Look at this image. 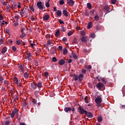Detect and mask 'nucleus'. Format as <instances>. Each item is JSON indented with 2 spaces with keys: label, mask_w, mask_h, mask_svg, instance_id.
Wrapping results in <instances>:
<instances>
[{
  "label": "nucleus",
  "mask_w": 125,
  "mask_h": 125,
  "mask_svg": "<svg viewBox=\"0 0 125 125\" xmlns=\"http://www.w3.org/2000/svg\"><path fill=\"white\" fill-rule=\"evenodd\" d=\"M97 88L99 89V90H105V85L101 82H99L97 84Z\"/></svg>",
  "instance_id": "1"
},
{
  "label": "nucleus",
  "mask_w": 125,
  "mask_h": 125,
  "mask_svg": "<svg viewBox=\"0 0 125 125\" xmlns=\"http://www.w3.org/2000/svg\"><path fill=\"white\" fill-rule=\"evenodd\" d=\"M78 110H79V111H80V114L81 115H83V114H85L86 112L87 111L86 110H85L83 108V106H80L78 107Z\"/></svg>",
  "instance_id": "2"
},
{
  "label": "nucleus",
  "mask_w": 125,
  "mask_h": 125,
  "mask_svg": "<svg viewBox=\"0 0 125 125\" xmlns=\"http://www.w3.org/2000/svg\"><path fill=\"white\" fill-rule=\"evenodd\" d=\"M37 6L40 10L43 9V6H42V1L38 2Z\"/></svg>",
  "instance_id": "3"
},
{
  "label": "nucleus",
  "mask_w": 125,
  "mask_h": 125,
  "mask_svg": "<svg viewBox=\"0 0 125 125\" xmlns=\"http://www.w3.org/2000/svg\"><path fill=\"white\" fill-rule=\"evenodd\" d=\"M104 9L105 10V11H107V12L105 13L104 16H105V15H106L107 13H109V12H111V10L109 11L110 10V8H109V6L108 5L104 6Z\"/></svg>",
  "instance_id": "4"
},
{
  "label": "nucleus",
  "mask_w": 125,
  "mask_h": 125,
  "mask_svg": "<svg viewBox=\"0 0 125 125\" xmlns=\"http://www.w3.org/2000/svg\"><path fill=\"white\" fill-rule=\"evenodd\" d=\"M67 4L70 6H74V4H75V1L73 0H66Z\"/></svg>",
  "instance_id": "5"
},
{
  "label": "nucleus",
  "mask_w": 125,
  "mask_h": 125,
  "mask_svg": "<svg viewBox=\"0 0 125 125\" xmlns=\"http://www.w3.org/2000/svg\"><path fill=\"white\" fill-rule=\"evenodd\" d=\"M95 102L97 104H100V103L102 102V98H101V97L99 96L98 98H96Z\"/></svg>",
  "instance_id": "6"
},
{
  "label": "nucleus",
  "mask_w": 125,
  "mask_h": 125,
  "mask_svg": "<svg viewBox=\"0 0 125 125\" xmlns=\"http://www.w3.org/2000/svg\"><path fill=\"white\" fill-rule=\"evenodd\" d=\"M85 115V116H86V117H87V118H89L90 119H91V118H93V115L91 112H88L86 111Z\"/></svg>",
  "instance_id": "7"
},
{
  "label": "nucleus",
  "mask_w": 125,
  "mask_h": 125,
  "mask_svg": "<svg viewBox=\"0 0 125 125\" xmlns=\"http://www.w3.org/2000/svg\"><path fill=\"white\" fill-rule=\"evenodd\" d=\"M48 19H49V15L46 14L43 16V20H45V21H47Z\"/></svg>",
  "instance_id": "8"
},
{
  "label": "nucleus",
  "mask_w": 125,
  "mask_h": 125,
  "mask_svg": "<svg viewBox=\"0 0 125 125\" xmlns=\"http://www.w3.org/2000/svg\"><path fill=\"white\" fill-rule=\"evenodd\" d=\"M47 44L50 45L51 46H53L54 43L51 41V40H48L47 42Z\"/></svg>",
  "instance_id": "9"
},
{
  "label": "nucleus",
  "mask_w": 125,
  "mask_h": 125,
  "mask_svg": "<svg viewBox=\"0 0 125 125\" xmlns=\"http://www.w3.org/2000/svg\"><path fill=\"white\" fill-rule=\"evenodd\" d=\"M83 74H79L78 76V79H79V81L80 82H82V81H83Z\"/></svg>",
  "instance_id": "10"
},
{
  "label": "nucleus",
  "mask_w": 125,
  "mask_h": 125,
  "mask_svg": "<svg viewBox=\"0 0 125 125\" xmlns=\"http://www.w3.org/2000/svg\"><path fill=\"white\" fill-rule=\"evenodd\" d=\"M84 101L85 103H89L90 102V98L85 96L84 98Z\"/></svg>",
  "instance_id": "11"
},
{
  "label": "nucleus",
  "mask_w": 125,
  "mask_h": 125,
  "mask_svg": "<svg viewBox=\"0 0 125 125\" xmlns=\"http://www.w3.org/2000/svg\"><path fill=\"white\" fill-rule=\"evenodd\" d=\"M36 86L38 87V89L39 90H40L41 88L42 87V83L41 82H39L37 83V84L36 85Z\"/></svg>",
  "instance_id": "12"
},
{
  "label": "nucleus",
  "mask_w": 125,
  "mask_h": 125,
  "mask_svg": "<svg viewBox=\"0 0 125 125\" xmlns=\"http://www.w3.org/2000/svg\"><path fill=\"white\" fill-rule=\"evenodd\" d=\"M64 111H65L66 113H68V112H71V111H72V108H71L70 107H65Z\"/></svg>",
  "instance_id": "13"
},
{
  "label": "nucleus",
  "mask_w": 125,
  "mask_h": 125,
  "mask_svg": "<svg viewBox=\"0 0 125 125\" xmlns=\"http://www.w3.org/2000/svg\"><path fill=\"white\" fill-rule=\"evenodd\" d=\"M59 64L61 65H64V64H65V60L61 59L59 61Z\"/></svg>",
  "instance_id": "14"
},
{
  "label": "nucleus",
  "mask_w": 125,
  "mask_h": 125,
  "mask_svg": "<svg viewBox=\"0 0 125 125\" xmlns=\"http://www.w3.org/2000/svg\"><path fill=\"white\" fill-rule=\"evenodd\" d=\"M31 86L34 89H37V84H35L34 82H32L31 83Z\"/></svg>",
  "instance_id": "15"
},
{
  "label": "nucleus",
  "mask_w": 125,
  "mask_h": 125,
  "mask_svg": "<svg viewBox=\"0 0 125 125\" xmlns=\"http://www.w3.org/2000/svg\"><path fill=\"white\" fill-rule=\"evenodd\" d=\"M56 13L57 16H58L59 17H61V16L62 15V12H61V11L58 10Z\"/></svg>",
  "instance_id": "16"
},
{
  "label": "nucleus",
  "mask_w": 125,
  "mask_h": 125,
  "mask_svg": "<svg viewBox=\"0 0 125 125\" xmlns=\"http://www.w3.org/2000/svg\"><path fill=\"white\" fill-rule=\"evenodd\" d=\"M6 51H7V48L6 47H4L2 49V51L1 52V53L2 54H4V53H5V52H6Z\"/></svg>",
  "instance_id": "17"
},
{
  "label": "nucleus",
  "mask_w": 125,
  "mask_h": 125,
  "mask_svg": "<svg viewBox=\"0 0 125 125\" xmlns=\"http://www.w3.org/2000/svg\"><path fill=\"white\" fill-rule=\"evenodd\" d=\"M62 14L65 17H68V12L66 10H63L62 11Z\"/></svg>",
  "instance_id": "18"
},
{
  "label": "nucleus",
  "mask_w": 125,
  "mask_h": 125,
  "mask_svg": "<svg viewBox=\"0 0 125 125\" xmlns=\"http://www.w3.org/2000/svg\"><path fill=\"white\" fill-rule=\"evenodd\" d=\"M81 41H82L83 42H87L86 41V37L83 36V37L81 38Z\"/></svg>",
  "instance_id": "19"
},
{
  "label": "nucleus",
  "mask_w": 125,
  "mask_h": 125,
  "mask_svg": "<svg viewBox=\"0 0 125 125\" xmlns=\"http://www.w3.org/2000/svg\"><path fill=\"white\" fill-rule=\"evenodd\" d=\"M92 28V22H90L88 23L87 29H91Z\"/></svg>",
  "instance_id": "20"
},
{
  "label": "nucleus",
  "mask_w": 125,
  "mask_h": 125,
  "mask_svg": "<svg viewBox=\"0 0 125 125\" xmlns=\"http://www.w3.org/2000/svg\"><path fill=\"white\" fill-rule=\"evenodd\" d=\"M56 37H59L60 36V30L59 29L57 30L55 33Z\"/></svg>",
  "instance_id": "21"
},
{
  "label": "nucleus",
  "mask_w": 125,
  "mask_h": 125,
  "mask_svg": "<svg viewBox=\"0 0 125 125\" xmlns=\"http://www.w3.org/2000/svg\"><path fill=\"white\" fill-rule=\"evenodd\" d=\"M23 77L25 79H28L29 78V74L27 72H25L23 74Z\"/></svg>",
  "instance_id": "22"
},
{
  "label": "nucleus",
  "mask_w": 125,
  "mask_h": 125,
  "mask_svg": "<svg viewBox=\"0 0 125 125\" xmlns=\"http://www.w3.org/2000/svg\"><path fill=\"white\" fill-rule=\"evenodd\" d=\"M103 121V119L102 118V116H99L98 117V122L99 123H101Z\"/></svg>",
  "instance_id": "23"
},
{
  "label": "nucleus",
  "mask_w": 125,
  "mask_h": 125,
  "mask_svg": "<svg viewBox=\"0 0 125 125\" xmlns=\"http://www.w3.org/2000/svg\"><path fill=\"white\" fill-rule=\"evenodd\" d=\"M19 68L21 70V72H23V71H24V66L21 64L19 66Z\"/></svg>",
  "instance_id": "24"
},
{
  "label": "nucleus",
  "mask_w": 125,
  "mask_h": 125,
  "mask_svg": "<svg viewBox=\"0 0 125 125\" xmlns=\"http://www.w3.org/2000/svg\"><path fill=\"white\" fill-rule=\"evenodd\" d=\"M87 8H88V9H91V7H92V6L91 5V3H87Z\"/></svg>",
  "instance_id": "25"
},
{
  "label": "nucleus",
  "mask_w": 125,
  "mask_h": 125,
  "mask_svg": "<svg viewBox=\"0 0 125 125\" xmlns=\"http://www.w3.org/2000/svg\"><path fill=\"white\" fill-rule=\"evenodd\" d=\"M67 52H68V50L67 49V48H65L63 51V54L64 55H66V54H67Z\"/></svg>",
  "instance_id": "26"
},
{
  "label": "nucleus",
  "mask_w": 125,
  "mask_h": 125,
  "mask_svg": "<svg viewBox=\"0 0 125 125\" xmlns=\"http://www.w3.org/2000/svg\"><path fill=\"white\" fill-rule=\"evenodd\" d=\"M13 112H14V114L17 115V116L18 115V110H17L16 108H15L14 110H13Z\"/></svg>",
  "instance_id": "27"
},
{
  "label": "nucleus",
  "mask_w": 125,
  "mask_h": 125,
  "mask_svg": "<svg viewBox=\"0 0 125 125\" xmlns=\"http://www.w3.org/2000/svg\"><path fill=\"white\" fill-rule=\"evenodd\" d=\"M85 69H87L88 70H91L92 67H91V65H85Z\"/></svg>",
  "instance_id": "28"
},
{
  "label": "nucleus",
  "mask_w": 125,
  "mask_h": 125,
  "mask_svg": "<svg viewBox=\"0 0 125 125\" xmlns=\"http://www.w3.org/2000/svg\"><path fill=\"white\" fill-rule=\"evenodd\" d=\"M45 6L46 7L48 8L49 7L50 4H49V0H48L46 3H45Z\"/></svg>",
  "instance_id": "29"
},
{
  "label": "nucleus",
  "mask_w": 125,
  "mask_h": 125,
  "mask_svg": "<svg viewBox=\"0 0 125 125\" xmlns=\"http://www.w3.org/2000/svg\"><path fill=\"white\" fill-rule=\"evenodd\" d=\"M61 30L62 32H66V28L64 26H62Z\"/></svg>",
  "instance_id": "30"
},
{
  "label": "nucleus",
  "mask_w": 125,
  "mask_h": 125,
  "mask_svg": "<svg viewBox=\"0 0 125 125\" xmlns=\"http://www.w3.org/2000/svg\"><path fill=\"white\" fill-rule=\"evenodd\" d=\"M31 57V53H28L26 54V59H29Z\"/></svg>",
  "instance_id": "31"
},
{
  "label": "nucleus",
  "mask_w": 125,
  "mask_h": 125,
  "mask_svg": "<svg viewBox=\"0 0 125 125\" xmlns=\"http://www.w3.org/2000/svg\"><path fill=\"white\" fill-rule=\"evenodd\" d=\"M94 19L96 21H98V20H99V17L98 16V15H96L94 17Z\"/></svg>",
  "instance_id": "32"
},
{
  "label": "nucleus",
  "mask_w": 125,
  "mask_h": 125,
  "mask_svg": "<svg viewBox=\"0 0 125 125\" xmlns=\"http://www.w3.org/2000/svg\"><path fill=\"white\" fill-rule=\"evenodd\" d=\"M25 37V33L22 32L20 36V38L21 39Z\"/></svg>",
  "instance_id": "33"
},
{
  "label": "nucleus",
  "mask_w": 125,
  "mask_h": 125,
  "mask_svg": "<svg viewBox=\"0 0 125 125\" xmlns=\"http://www.w3.org/2000/svg\"><path fill=\"white\" fill-rule=\"evenodd\" d=\"M102 83H104V84H106V83H107V81L105 80V78H102Z\"/></svg>",
  "instance_id": "34"
},
{
  "label": "nucleus",
  "mask_w": 125,
  "mask_h": 125,
  "mask_svg": "<svg viewBox=\"0 0 125 125\" xmlns=\"http://www.w3.org/2000/svg\"><path fill=\"white\" fill-rule=\"evenodd\" d=\"M3 81H4V79L2 76H0V82L2 83H3Z\"/></svg>",
  "instance_id": "35"
},
{
  "label": "nucleus",
  "mask_w": 125,
  "mask_h": 125,
  "mask_svg": "<svg viewBox=\"0 0 125 125\" xmlns=\"http://www.w3.org/2000/svg\"><path fill=\"white\" fill-rule=\"evenodd\" d=\"M14 82L16 83H18V79L17 78V77H15L14 78Z\"/></svg>",
  "instance_id": "36"
},
{
  "label": "nucleus",
  "mask_w": 125,
  "mask_h": 125,
  "mask_svg": "<svg viewBox=\"0 0 125 125\" xmlns=\"http://www.w3.org/2000/svg\"><path fill=\"white\" fill-rule=\"evenodd\" d=\"M52 61L53 62H57V59H56V57H54L52 58Z\"/></svg>",
  "instance_id": "37"
},
{
  "label": "nucleus",
  "mask_w": 125,
  "mask_h": 125,
  "mask_svg": "<svg viewBox=\"0 0 125 125\" xmlns=\"http://www.w3.org/2000/svg\"><path fill=\"white\" fill-rule=\"evenodd\" d=\"M38 92H39L38 91H35L34 92V94H35V96H36V97H39V95H38Z\"/></svg>",
  "instance_id": "38"
},
{
  "label": "nucleus",
  "mask_w": 125,
  "mask_h": 125,
  "mask_svg": "<svg viewBox=\"0 0 125 125\" xmlns=\"http://www.w3.org/2000/svg\"><path fill=\"white\" fill-rule=\"evenodd\" d=\"M72 35H73V32L72 31H69L67 33V36H68L69 37L72 36Z\"/></svg>",
  "instance_id": "39"
},
{
  "label": "nucleus",
  "mask_w": 125,
  "mask_h": 125,
  "mask_svg": "<svg viewBox=\"0 0 125 125\" xmlns=\"http://www.w3.org/2000/svg\"><path fill=\"white\" fill-rule=\"evenodd\" d=\"M32 102L33 104H36V103H37V100H36V99H33Z\"/></svg>",
  "instance_id": "40"
},
{
  "label": "nucleus",
  "mask_w": 125,
  "mask_h": 125,
  "mask_svg": "<svg viewBox=\"0 0 125 125\" xmlns=\"http://www.w3.org/2000/svg\"><path fill=\"white\" fill-rule=\"evenodd\" d=\"M90 37L91 38H92V39H94L95 38V34H94V33H91L90 34Z\"/></svg>",
  "instance_id": "41"
},
{
  "label": "nucleus",
  "mask_w": 125,
  "mask_h": 125,
  "mask_svg": "<svg viewBox=\"0 0 125 125\" xmlns=\"http://www.w3.org/2000/svg\"><path fill=\"white\" fill-rule=\"evenodd\" d=\"M12 49L14 51H16V50H17V49L16 48V47L14 46H12Z\"/></svg>",
  "instance_id": "42"
},
{
  "label": "nucleus",
  "mask_w": 125,
  "mask_h": 125,
  "mask_svg": "<svg viewBox=\"0 0 125 125\" xmlns=\"http://www.w3.org/2000/svg\"><path fill=\"white\" fill-rule=\"evenodd\" d=\"M59 3L61 4V5L64 4V0H60Z\"/></svg>",
  "instance_id": "43"
},
{
  "label": "nucleus",
  "mask_w": 125,
  "mask_h": 125,
  "mask_svg": "<svg viewBox=\"0 0 125 125\" xmlns=\"http://www.w3.org/2000/svg\"><path fill=\"white\" fill-rule=\"evenodd\" d=\"M59 22L60 24H64V21H63L61 19L59 20Z\"/></svg>",
  "instance_id": "44"
},
{
  "label": "nucleus",
  "mask_w": 125,
  "mask_h": 125,
  "mask_svg": "<svg viewBox=\"0 0 125 125\" xmlns=\"http://www.w3.org/2000/svg\"><path fill=\"white\" fill-rule=\"evenodd\" d=\"M29 8L30 10H31V11H35V9H34V7H33L32 6H30Z\"/></svg>",
  "instance_id": "45"
},
{
  "label": "nucleus",
  "mask_w": 125,
  "mask_h": 125,
  "mask_svg": "<svg viewBox=\"0 0 125 125\" xmlns=\"http://www.w3.org/2000/svg\"><path fill=\"white\" fill-rule=\"evenodd\" d=\"M4 84H7V85H8V84H9V82L7 81L6 80H4Z\"/></svg>",
  "instance_id": "46"
},
{
  "label": "nucleus",
  "mask_w": 125,
  "mask_h": 125,
  "mask_svg": "<svg viewBox=\"0 0 125 125\" xmlns=\"http://www.w3.org/2000/svg\"><path fill=\"white\" fill-rule=\"evenodd\" d=\"M111 1L112 4H116V3L117 2V0H111Z\"/></svg>",
  "instance_id": "47"
},
{
  "label": "nucleus",
  "mask_w": 125,
  "mask_h": 125,
  "mask_svg": "<svg viewBox=\"0 0 125 125\" xmlns=\"http://www.w3.org/2000/svg\"><path fill=\"white\" fill-rule=\"evenodd\" d=\"M81 73L82 74H85L86 73V70L85 69H83L82 71H81Z\"/></svg>",
  "instance_id": "48"
},
{
  "label": "nucleus",
  "mask_w": 125,
  "mask_h": 125,
  "mask_svg": "<svg viewBox=\"0 0 125 125\" xmlns=\"http://www.w3.org/2000/svg\"><path fill=\"white\" fill-rule=\"evenodd\" d=\"M14 116H15V114L13 111H12V113H11V118H13V117H14Z\"/></svg>",
  "instance_id": "49"
},
{
  "label": "nucleus",
  "mask_w": 125,
  "mask_h": 125,
  "mask_svg": "<svg viewBox=\"0 0 125 125\" xmlns=\"http://www.w3.org/2000/svg\"><path fill=\"white\" fill-rule=\"evenodd\" d=\"M63 49V48L62 47V46H59V49H58V50L59 51H62V50Z\"/></svg>",
  "instance_id": "50"
},
{
  "label": "nucleus",
  "mask_w": 125,
  "mask_h": 125,
  "mask_svg": "<svg viewBox=\"0 0 125 125\" xmlns=\"http://www.w3.org/2000/svg\"><path fill=\"white\" fill-rule=\"evenodd\" d=\"M74 80H75V81H78V80H79V76L76 75L75 76Z\"/></svg>",
  "instance_id": "51"
},
{
  "label": "nucleus",
  "mask_w": 125,
  "mask_h": 125,
  "mask_svg": "<svg viewBox=\"0 0 125 125\" xmlns=\"http://www.w3.org/2000/svg\"><path fill=\"white\" fill-rule=\"evenodd\" d=\"M94 12H95V10H93L92 11H90V13L93 15L94 14Z\"/></svg>",
  "instance_id": "52"
},
{
  "label": "nucleus",
  "mask_w": 125,
  "mask_h": 125,
  "mask_svg": "<svg viewBox=\"0 0 125 125\" xmlns=\"http://www.w3.org/2000/svg\"><path fill=\"white\" fill-rule=\"evenodd\" d=\"M76 75V74L73 73H71L70 75V77H75Z\"/></svg>",
  "instance_id": "53"
},
{
  "label": "nucleus",
  "mask_w": 125,
  "mask_h": 125,
  "mask_svg": "<svg viewBox=\"0 0 125 125\" xmlns=\"http://www.w3.org/2000/svg\"><path fill=\"white\" fill-rule=\"evenodd\" d=\"M8 42L9 43H11V44L12 43V42H13L12 41V40H11V39H9L8 40Z\"/></svg>",
  "instance_id": "54"
},
{
  "label": "nucleus",
  "mask_w": 125,
  "mask_h": 125,
  "mask_svg": "<svg viewBox=\"0 0 125 125\" xmlns=\"http://www.w3.org/2000/svg\"><path fill=\"white\" fill-rule=\"evenodd\" d=\"M73 57L74 58V59H78V57L75 54L73 55Z\"/></svg>",
  "instance_id": "55"
},
{
  "label": "nucleus",
  "mask_w": 125,
  "mask_h": 125,
  "mask_svg": "<svg viewBox=\"0 0 125 125\" xmlns=\"http://www.w3.org/2000/svg\"><path fill=\"white\" fill-rule=\"evenodd\" d=\"M81 34L82 35V36H84V35H85V32H84V31H83L81 32Z\"/></svg>",
  "instance_id": "56"
},
{
  "label": "nucleus",
  "mask_w": 125,
  "mask_h": 125,
  "mask_svg": "<svg viewBox=\"0 0 125 125\" xmlns=\"http://www.w3.org/2000/svg\"><path fill=\"white\" fill-rule=\"evenodd\" d=\"M34 45H36V44H34V43H31L30 44V46H31V47L32 48H34Z\"/></svg>",
  "instance_id": "57"
},
{
  "label": "nucleus",
  "mask_w": 125,
  "mask_h": 125,
  "mask_svg": "<svg viewBox=\"0 0 125 125\" xmlns=\"http://www.w3.org/2000/svg\"><path fill=\"white\" fill-rule=\"evenodd\" d=\"M18 25H19V23H18V22H16L14 23V26H18Z\"/></svg>",
  "instance_id": "58"
},
{
  "label": "nucleus",
  "mask_w": 125,
  "mask_h": 125,
  "mask_svg": "<svg viewBox=\"0 0 125 125\" xmlns=\"http://www.w3.org/2000/svg\"><path fill=\"white\" fill-rule=\"evenodd\" d=\"M9 124H10V122L9 121H6L5 122V125H9Z\"/></svg>",
  "instance_id": "59"
},
{
  "label": "nucleus",
  "mask_w": 125,
  "mask_h": 125,
  "mask_svg": "<svg viewBox=\"0 0 125 125\" xmlns=\"http://www.w3.org/2000/svg\"><path fill=\"white\" fill-rule=\"evenodd\" d=\"M62 42H67V38L64 37V38L62 39Z\"/></svg>",
  "instance_id": "60"
},
{
  "label": "nucleus",
  "mask_w": 125,
  "mask_h": 125,
  "mask_svg": "<svg viewBox=\"0 0 125 125\" xmlns=\"http://www.w3.org/2000/svg\"><path fill=\"white\" fill-rule=\"evenodd\" d=\"M17 44L20 45V44H21V42L20 41H17Z\"/></svg>",
  "instance_id": "61"
},
{
  "label": "nucleus",
  "mask_w": 125,
  "mask_h": 125,
  "mask_svg": "<svg viewBox=\"0 0 125 125\" xmlns=\"http://www.w3.org/2000/svg\"><path fill=\"white\" fill-rule=\"evenodd\" d=\"M23 8H24V9H25V10L29 11V9H28V7L27 6H24V7Z\"/></svg>",
  "instance_id": "62"
},
{
  "label": "nucleus",
  "mask_w": 125,
  "mask_h": 125,
  "mask_svg": "<svg viewBox=\"0 0 125 125\" xmlns=\"http://www.w3.org/2000/svg\"><path fill=\"white\" fill-rule=\"evenodd\" d=\"M22 105H23V106H24L25 107H26V106H27V103L24 102V103H22Z\"/></svg>",
  "instance_id": "63"
},
{
  "label": "nucleus",
  "mask_w": 125,
  "mask_h": 125,
  "mask_svg": "<svg viewBox=\"0 0 125 125\" xmlns=\"http://www.w3.org/2000/svg\"><path fill=\"white\" fill-rule=\"evenodd\" d=\"M67 62L68 63H72V60H71V59L68 60Z\"/></svg>",
  "instance_id": "64"
}]
</instances>
